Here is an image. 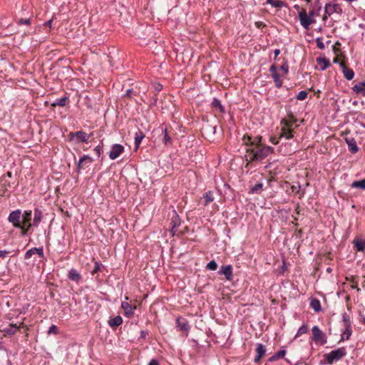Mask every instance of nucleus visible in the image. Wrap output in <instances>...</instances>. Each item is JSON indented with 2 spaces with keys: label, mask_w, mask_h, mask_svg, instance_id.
Listing matches in <instances>:
<instances>
[{
  "label": "nucleus",
  "mask_w": 365,
  "mask_h": 365,
  "mask_svg": "<svg viewBox=\"0 0 365 365\" xmlns=\"http://www.w3.org/2000/svg\"><path fill=\"white\" fill-rule=\"evenodd\" d=\"M250 161H261L274 151L269 145H263L257 148H246Z\"/></svg>",
  "instance_id": "1"
},
{
  "label": "nucleus",
  "mask_w": 365,
  "mask_h": 365,
  "mask_svg": "<svg viewBox=\"0 0 365 365\" xmlns=\"http://www.w3.org/2000/svg\"><path fill=\"white\" fill-rule=\"evenodd\" d=\"M22 212L18 209L12 211L8 217V221L11 223L14 227L21 230L22 235H25V231L23 229L24 226L21 223Z\"/></svg>",
  "instance_id": "2"
},
{
  "label": "nucleus",
  "mask_w": 365,
  "mask_h": 365,
  "mask_svg": "<svg viewBox=\"0 0 365 365\" xmlns=\"http://www.w3.org/2000/svg\"><path fill=\"white\" fill-rule=\"evenodd\" d=\"M346 355V349L345 347H341L337 349L333 350L324 355L325 359L329 364H332L334 362L341 359Z\"/></svg>",
  "instance_id": "3"
},
{
  "label": "nucleus",
  "mask_w": 365,
  "mask_h": 365,
  "mask_svg": "<svg viewBox=\"0 0 365 365\" xmlns=\"http://www.w3.org/2000/svg\"><path fill=\"white\" fill-rule=\"evenodd\" d=\"M312 340L318 345H324L327 342L326 334L319 329L318 326H314L312 329Z\"/></svg>",
  "instance_id": "4"
},
{
  "label": "nucleus",
  "mask_w": 365,
  "mask_h": 365,
  "mask_svg": "<svg viewBox=\"0 0 365 365\" xmlns=\"http://www.w3.org/2000/svg\"><path fill=\"white\" fill-rule=\"evenodd\" d=\"M324 13L325 16L323 17V20L325 21L327 19V16H330L334 14H341L342 9L341 6L335 2L331 1L327 3L324 6Z\"/></svg>",
  "instance_id": "5"
},
{
  "label": "nucleus",
  "mask_w": 365,
  "mask_h": 365,
  "mask_svg": "<svg viewBox=\"0 0 365 365\" xmlns=\"http://www.w3.org/2000/svg\"><path fill=\"white\" fill-rule=\"evenodd\" d=\"M299 19L300 24L305 29H309L312 24L315 23L314 18H311L308 16L305 9H302L299 12Z\"/></svg>",
  "instance_id": "6"
},
{
  "label": "nucleus",
  "mask_w": 365,
  "mask_h": 365,
  "mask_svg": "<svg viewBox=\"0 0 365 365\" xmlns=\"http://www.w3.org/2000/svg\"><path fill=\"white\" fill-rule=\"evenodd\" d=\"M90 137V135L87 134L86 132L83 130L71 132L68 135L69 139L71 140L75 141L76 143H87L89 140Z\"/></svg>",
  "instance_id": "7"
},
{
  "label": "nucleus",
  "mask_w": 365,
  "mask_h": 365,
  "mask_svg": "<svg viewBox=\"0 0 365 365\" xmlns=\"http://www.w3.org/2000/svg\"><path fill=\"white\" fill-rule=\"evenodd\" d=\"M262 137L260 135L251 138L250 136H245L243 138V143L247 146V148H257L261 147Z\"/></svg>",
  "instance_id": "8"
},
{
  "label": "nucleus",
  "mask_w": 365,
  "mask_h": 365,
  "mask_svg": "<svg viewBox=\"0 0 365 365\" xmlns=\"http://www.w3.org/2000/svg\"><path fill=\"white\" fill-rule=\"evenodd\" d=\"M31 217H32V212L31 210H25L22 213L21 223L24 226V227L23 229L25 231V235L27 233V232L29 230V229L32 226V224L31 223Z\"/></svg>",
  "instance_id": "9"
},
{
  "label": "nucleus",
  "mask_w": 365,
  "mask_h": 365,
  "mask_svg": "<svg viewBox=\"0 0 365 365\" xmlns=\"http://www.w3.org/2000/svg\"><path fill=\"white\" fill-rule=\"evenodd\" d=\"M93 162V158L88 155H83L77 163V170L80 172L81 170H84L88 168Z\"/></svg>",
  "instance_id": "10"
},
{
  "label": "nucleus",
  "mask_w": 365,
  "mask_h": 365,
  "mask_svg": "<svg viewBox=\"0 0 365 365\" xmlns=\"http://www.w3.org/2000/svg\"><path fill=\"white\" fill-rule=\"evenodd\" d=\"M282 125L279 138H285L287 140L292 139L294 137V129L287 126V124H280Z\"/></svg>",
  "instance_id": "11"
},
{
  "label": "nucleus",
  "mask_w": 365,
  "mask_h": 365,
  "mask_svg": "<svg viewBox=\"0 0 365 365\" xmlns=\"http://www.w3.org/2000/svg\"><path fill=\"white\" fill-rule=\"evenodd\" d=\"M218 273L224 275L227 281H231L233 278V268L231 264L222 266Z\"/></svg>",
  "instance_id": "12"
},
{
  "label": "nucleus",
  "mask_w": 365,
  "mask_h": 365,
  "mask_svg": "<svg viewBox=\"0 0 365 365\" xmlns=\"http://www.w3.org/2000/svg\"><path fill=\"white\" fill-rule=\"evenodd\" d=\"M124 151V147L120 144H114L109 153V158L111 160H115L120 156Z\"/></svg>",
  "instance_id": "13"
},
{
  "label": "nucleus",
  "mask_w": 365,
  "mask_h": 365,
  "mask_svg": "<svg viewBox=\"0 0 365 365\" xmlns=\"http://www.w3.org/2000/svg\"><path fill=\"white\" fill-rule=\"evenodd\" d=\"M121 308L123 309L125 315L128 317H130L134 314L136 307L133 306L128 302L125 301L122 302Z\"/></svg>",
  "instance_id": "14"
},
{
  "label": "nucleus",
  "mask_w": 365,
  "mask_h": 365,
  "mask_svg": "<svg viewBox=\"0 0 365 365\" xmlns=\"http://www.w3.org/2000/svg\"><path fill=\"white\" fill-rule=\"evenodd\" d=\"M38 255L40 257L43 258L44 257L43 249V247H34L29 250L24 255V258L26 259L31 258L34 255Z\"/></svg>",
  "instance_id": "15"
},
{
  "label": "nucleus",
  "mask_w": 365,
  "mask_h": 365,
  "mask_svg": "<svg viewBox=\"0 0 365 365\" xmlns=\"http://www.w3.org/2000/svg\"><path fill=\"white\" fill-rule=\"evenodd\" d=\"M180 224H181V221H180V219L178 215L177 214L175 210H173V215L171 217V222H170V225H171L170 231L173 232V235L175 232V230L177 227H178L180 225Z\"/></svg>",
  "instance_id": "16"
},
{
  "label": "nucleus",
  "mask_w": 365,
  "mask_h": 365,
  "mask_svg": "<svg viewBox=\"0 0 365 365\" xmlns=\"http://www.w3.org/2000/svg\"><path fill=\"white\" fill-rule=\"evenodd\" d=\"M176 324L179 329L182 331L188 332L190 330V327L189 326L188 322L185 318L178 317L176 319Z\"/></svg>",
  "instance_id": "17"
},
{
  "label": "nucleus",
  "mask_w": 365,
  "mask_h": 365,
  "mask_svg": "<svg viewBox=\"0 0 365 365\" xmlns=\"http://www.w3.org/2000/svg\"><path fill=\"white\" fill-rule=\"evenodd\" d=\"M266 348L262 344H257L256 347V356L254 359L255 363L259 361V360L262 358V356L265 354Z\"/></svg>",
  "instance_id": "18"
},
{
  "label": "nucleus",
  "mask_w": 365,
  "mask_h": 365,
  "mask_svg": "<svg viewBox=\"0 0 365 365\" xmlns=\"http://www.w3.org/2000/svg\"><path fill=\"white\" fill-rule=\"evenodd\" d=\"M345 141L349 147V150L352 153H356L359 150V147L356 145V142L354 138H346Z\"/></svg>",
  "instance_id": "19"
},
{
  "label": "nucleus",
  "mask_w": 365,
  "mask_h": 365,
  "mask_svg": "<svg viewBox=\"0 0 365 365\" xmlns=\"http://www.w3.org/2000/svg\"><path fill=\"white\" fill-rule=\"evenodd\" d=\"M297 122V118L293 114H289L287 118H283L280 124H287V126L293 128L294 125Z\"/></svg>",
  "instance_id": "20"
},
{
  "label": "nucleus",
  "mask_w": 365,
  "mask_h": 365,
  "mask_svg": "<svg viewBox=\"0 0 365 365\" xmlns=\"http://www.w3.org/2000/svg\"><path fill=\"white\" fill-rule=\"evenodd\" d=\"M340 66L343 68V73L344 77L349 81L352 80L354 77V72L353 70L346 68L343 63H341Z\"/></svg>",
  "instance_id": "21"
},
{
  "label": "nucleus",
  "mask_w": 365,
  "mask_h": 365,
  "mask_svg": "<svg viewBox=\"0 0 365 365\" xmlns=\"http://www.w3.org/2000/svg\"><path fill=\"white\" fill-rule=\"evenodd\" d=\"M68 277L69 279L76 282H78L81 279L80 273L75 269L68 271Z\"/></svg>",
  "instance_id": "22"
},
{
  "label": "nucleus",
  "mask_w": 365,
  "mask_h": 365,
  "mask_svg": "<svg viewBox=\"0 0 365 365\" xmlns=\"http://www.w3.org/2000/svg\"><path fill=\"white\" fill-rule=\"evenodd\" d=\"M317 62L322 71L326 70L330 66L329 61L326 58L319 57L317 58Z\"/></svg>",
  "instance_id": "23"
},
{
  "label": "nucleus",
  "mask_w": 365,
  "mask_h": 365,
  "mask_svg": "<svg viewBox=\"0 0 365 365\" xmlns=\"http://www.w3.org/2000/svg\"><path fill=\"white\" fill-rule=\"evenodd\" d=\"M352 334L351 327H344V330L341 335V341L348 340L349 339L351 335Z\"/></svg>",
  "instance_id": "24"
},
{
  "label": "nucleus",
  "mask_w": 365,
  "mask_h": 365,
  "mask_svg": "<svg viewBox=\"0 0 365 365\" xmlns=\"http://www.w3.org/2000/svg\"><path fill=\"white\" fill-rule=\"evenodd\" d=\"M123 323V319L120 316H116L113 318H110L108 320V324L111 327H116L120 326Z\"/></svg>",
  "instance_id": "25"
},
{
  "label": "nucleus",
  "mask_w": 365,
  "mask_h": 365,
  "mask_svg": "<svg viewBox=\"0 0 365 365\" xmlns=\"http://www.w3.org/2000/svg\"><path fill=\"white\" fill-rule=\"evenodd\" d=\"M18 329L19 327H17L16 324H10L8 327L3 329V331L5 334L13 335L16 332Z\"/></svg>",
  "instance_id": "26"
},
{
  "label": "nucleus",
  "mask_w": 365,
  "mask_h": 365,
  "mask_svg": "<svg viewBox=\"0 0 365 365\" xmlns=\"http://www.w3.org/2000/svg\"><path fill=\"white\" fill-rule=\"evenodd\" d=\"M353 243L357 251L364 252L365 250V241L360 239H355Z\"/></svg>",
  "instance_id": "27"
},
{
  "label": "nucleus",
  "mask_w": 365,
  "mask_h": 365,
  "mask_svg": "<svg viewBox=\"0 0 365 365\" xmlns=\"http://www.w3.org/2000/svg\"><path fill=\"white\" fill-rule=\"evenodd\" d=\"M310 307L315 312H319L322 309L320 301L316 298L311 299Z\"/></svg>",
  "instance_id": "28"
},
{
  "label": "nucleus",
  "mask_w": 365,
  "mask_h": 365,
  "mask_svg": "<svg viewBox=\"0 0 365 365\" xmlns=\"http://www.w3.org/2000/svg\"><path fill=\"white\" fill-rule=\"evenodd\" d=\"M212 106L213 108H215V110H218L220 113H224L225 112L224 107L221 104L220 101L217 98H215L212 100Z\"/></svg>",
  "instance_id": "29"
},
{
  "label": "nucleus",
  "mask_w": 365,
  "mask_h": 365,
  "mask_svg": "<svg viewBox=\"0 0 365 365\" xmlns=\"http://www.w3.org/2000/svg\"><path fill=\"white\" fill-rule=\"evenodd\" d=\"M144 137H145V135L143 133V132L138 130V132L135 133V145L136 148H138L139 147V145H140Z\"/></svg>",
  "instance_id": "30"
},
{
  "label": "nucleus",
  "mask_w": 365,
  "mask_h": 365,
  "mask_svg": "<svg viewBox=\"0 0 365 365\" xmlns=\"http://www.w3.org/2000/svg\"><path fill=\"white\" fill-rule=\"evenodd\" d=\"M42 214L41 212L38 210H35L34 216V222L32 225L38 226L39 222L41 221Z\"/></svg>",
  "instance_id": "31"
},
{
  "label": "nucleus",
  "mask_w": 365,
  "mask_h": 365,
  "mask_svg": "<svg viewBox=\"0 0 365 365\" xmlns=\"http://www.w3.org/2000/svg\"><path fill=\"white\" fill-rule=\"evenodd\" d=\"M68 101V97L65 96L60 99L56 100L55 102H53L51 106L53 107L56 106H65L66 105V103Z\"/></svg>",
  "instance_id": "32"
},
{
  "label": "nucleus",
  "mask_w": 365,
  "mask_h": 365,
  "mask_svg": "<svg viewBox=\"0 0 365 365\" xmlns=\"http://www.w3.org/2000/svg\"><path fill=\"white\" fill-rule=\"evenodd\" d=\"M351 187L360 188L361 190H365V179H363L359 181H354L351 184Z\"/></svg>",
  "instance_id": "33"
},
{
  "label": "nucleus",
  "mask_w": 365,
  "mask_h": 365,
  "mask_svg": "<svg viewBox=\"0 0 365 365\" xmlns=\"http://www.w3.org/2000/svg\"><path fill=\"white\" fill-rule=\"evenodd\" d=\"M267 2L275 8H282L285 6L284 2L280 0H267Z\"/></svg>",
  "instance_id": "34"
},
{
  "label": "nucleus",
  "mask_w": 365,
  "mask_h": 365,
  "mask_svg": "<svg viewBox=\"0 0 365 365\" xmlns=\"http://www.w3.org/2000/svg\"><path fill=\"white\" fill-rule=\"evenodd\" d=\"M272 77L274 81L275 86L280 88L282 86V81L280 78V75L278 73H274L272 75Z\"/></svg>",
  "instance_id": "35"
},
{
  "label": "nucleus",
  "mask_w": 365,
  "mask_h": 365,
  "mask_svg": "<svg viewBox=\"0 0 365 365\" xmlns=\"http://www.w3.org/2000/svg\"><path fill=\"white\" fill-rule=\"evenodd\" d=\"M353 89L357 93L363 92L365 93V82H361L359 83V84L355 85Z\"/></svg>",
  "instance_id": "36"
},
{
  "label": "nucleus",
  "mask_w": 365,
  "mask_h": 365,
  "mask_svg": "<svg viewBox=\"0 0 365 365\" xmlns=\"http://www.w3.org/2000/svg\"><path fill=\"white\" fill-rule=\"evenodd\" d=\"M286 354V351L285 350H281L278 352H277L276 354H274L272 356H271L269 359V361H275L279 358H282Z\"/></svg>",
  "instance_id": "37"
},
{
  "label": "nucleus",
  "mask_w": 365,
  "mask_h": 365,
  "mask_svg": "<svg viewBox=\"0 0 365 365\" xmlns=\"http://www.w3.org/2000/svg\"><path fill=\"white\" fill-rule=\"evenodd\" d=\"M263 188L262 182H257L255 185L251 187V192L252 193H259Z\"/></svg>",
  "instance_id": "38"
},
{
  "label": "nucleus",
  "mask_w": 365,
  "mask_h": 365,
  "mask_svg": "<svg viewBox=\"0 0 365 365\" xmlns=\"http://www.w3.org/2000/svg\"><path fill=\"white\" fill-rule=\"evenodd\" d=\"M162 134L163 135V142L167 145L171 143V138L168 135L166 128H162Z\"/></svg>",
  "instance_id": "39"
},
{
  "label": "nucleus",
  "mask_w": 365,
  "mask_h": 365,
  "mask_svg": "<svg viewBox=\"0 0 365 365\" xmlns=\"http://www.w3.org/2000/svg\"><path fill=\"white\" fill-rule=\"evenodd\" d=\"M342 321L344 323V327H346L348 325L349 327H351L350 317L347 313L344 312L342 314Z\"/></svg>",
  "instance_id": "40"
},
{
  "label": "nucleus",
  "mask_w": 365,
  "mask_h": 365,
  "mask_svg": "<svg viewBox=\"0 0 365 365\" xmlns=\"http://www.w3.org/2000/svg\"><path fill=\"white\" fill-rule=\"evenodd\" d=\"M307 331H308V327H307V324L302 325L299 328V329H298V331L297 332V334L295 336V338H297V337H298V336H301V335H302L304 334L307 333Z\"/></svg>",
  "instance_id": "41"
},
{
  "label": "nucleus",
  "mask_w": 365,
  "mask_h": 365,
  "mask_svg": "<svg viewBox=\"0 0 365 365\" xmlns=\"http://www.w3.org/2000/svg\"><path fill=\"white\" fill-rule=\"evenodd\" d=\"M206 268L209 270L215 271L217 268V264L215 260H211L207 264Z\"/></svg>",
  "instance_id": "42"
},
{
  "label": "nucleus",
  "mask_w": 365,
  "mask_h": 365,
  "mask_svg": "<svg viewBox=\"0 0 365 365\" xmlns=\"http://www.w3.org/2000/svg\"><path fill=\"white\" fill-rule=\"evenodd\" d=\"M103 267V264L98 262H96L94 264V268L91 272V274L93 275L95 273L101 271V269Z\"/></svg>",
  "instance_id": "43"
},
{
  "label": "nucleus",
  "mask_w": 365,
  "mask_h": 365,
  "mask_svg": "<svg viewBox=\"0 0 365 365\" xmlns=\"http://www.w3.org/2000/svg\"><path fill=\"white\" fill-rule=\"evenodd\" d=\"M204 199L205 200L206 204L213 201L212 193L211 192H207L204 195Z\"/></svg>",
  "instance_id": "44"
},
{
  "label": "nucleus",
  "mask_w": 365,
  "mask_h": 365,
  "mask_svg": "<svg viewBox=\"0 0 365 365\" xmlns=\"http://www.w3.org/2000/svg\"><path fill=\"white\" fill-rule=\"evenodd\" d=\"M307 97V93L305 91H301L297 96V99L303 101Z\"/></svg>",
  "instance_id": "45"
},
{
  "label": "nucleus",
  "mask_w": 365,
  "mask_h": 365,
  "mask_svg": "<svg viewBox=\"0 0 365 365\" xmlns=\"http://www.w3.org/2000/svg\"><path fill=\"white\" fill-rule=\"evenodd\" d=\"M58 333V327L56 325H51L48 331V334H57Z\"/></svg>",
  "instance_id": "46"
},
{
  "label": "nucleus",
  "mask_w": 365,
  "mask_h": 365,
  "mask_svg": "<svg viewBox=\"0 0 365 365\" xmlns=\"http://www.w3.org/2000/svg\"><path fill=\"white\" fill-rule=\"evenodd\" d=\"M317 46L320 49H324L325 48V45L323 42L322 38H317L316 39Z\"/></svg>",
  "instance_id": "47"
},
{
  "label": "nucleus",
  "mask_w": 365,
  "mask_h": 365,
  "mask_svg": "<svg viewBox=\"0 0 365 365\" xmlns=\"http://www.w3.org/2000/svg\"><path fill=\"white\" fill-rule=\"evenodd\" d=\"M18 24L19 25H21V24L29 25L30 24V19H21L19 20Z\"/></svg>",
  "instance_id": "48"
},
{
  "label": "nucleus",
  "mask_w": 365,
  "mask_h": 365,
  "mask_svg": "<svg viewBox=\"0 0 365 365\" xmlns=\"http://www.w3.org/2000/svg\"><path fill=\"white\" fill-rule=\"evenodd\" d=\"M280 70L284 73V74H287L289 71V66L287 63H284L281 66Z\"/></svg>",
  "instance_id": "49"
},
{
  "label": "nucleus",
  "mask_w": 365,
  "mask_h": 365,
  "mask_svg": "<svg viewBox=\"0 0 365 365\" xmlns=\"http://www.w3.org/2000/svg\"><path fill=\"white\" fill-rule=\"evenodd\" d=\"M359 119H360V122H359L360 125L365 128V114L360 115Z\"/></svg>",
  "instance_id": "50"
},
{
  "label": "nucleus",
  "mask_w": 365,
  "mask_h": 365,
  "mask_svg": "<svg viewBox=\"0 0 365 365\" xmlns=\"http://www.w3.org/2000/svg\"><path fill=\"white\" fill-rule=\"evenodd\" d=\"M279 136L278 138H276V137H272L270 138V142L274 144V145H277L279 143Z\"/></svg>",
  "instance_id": "51"
},
{
  "label": "nucleus",
  "mask_w": 365,
  "mask_h": 365,
  "mask_svg": "<svg viewBox=\"0 0 365 365\" xmlns=\"http://www.w3.org/2000/svg\"><path fill=\"white\" fill-rule=\"evenodd\" d=\"M134 93L133 89H128L125 92V96L132 98L133 93Z\"/></svg>",
  "instance_id": "52"
},
{
  "label": "nucleus",
  "mask_w": 365,
  "mask_h": 365,
  "mask_svg": "<svg viewBox=\"0 0 365 365\" xmlns=\"http://www.w3.org/2000/svg\"><path fill=\"white\" fill-rule=\"evenodd\" d=\"M94 151L96 152V155L99 157L101 154V147L100 145L96 146L94 148Z\"/></svg>",
  "instance_id": "53"
},
{
  "label": "nucleus",
  "mask_w": 365,
  "mask_h": 365,
  "mask_svg": "<svg viewBox=\"0 0 365 365\" xmlns=\"http://www.w3.org/2000/svg\"><path fill=\"white\" fill-rule=\"evenodd\" d=\"M148 365H160V363L157 359H153L150 361Z\"/></svg>",
  "instance_id": "54"
},
{
  "label": "nucleus",
  "mask_w": 365,
  "mask_h": 365,
  "mask_svg": "<svg viewBox=\"0 0 365 365\" xmlns=\"http://www.w3.org/2000/svg\"><path fill=\"white\" fill-rule=\"evenodd\" d=\"M269 71L271 72L272 75H273V73H277V67L275 66V65H272L270 66Z\"/></svg>",
  "instance_id": "55"
},
{
  "label": "nucleus",
  "mask_w": 365,
  "mask_h": 365,
  "mask_svg": "<svg viewBox=\"0 0 365 365\" xmlns=\"http://www.w3.org/2000/svg\"><path fill=\"white\" fill-rule=\"evenodd\" d=\"M9 252L6 250H0V257L4 258Z\"/></svg>",
  "instance_id": "56"
},
{
  "label": "nucleus",
  "mask_w": 365,
  "mask_h": 365,
  "mask_svg": "<svg viewBox=\"0 0 365 365\" xmlns=\"http://www.w3.org/2000/svg\"><path fill=\"white\" fill-rule=\"evenodd\" d=\"M307 14L311 18H314L315 15H317V12L314 10L309 11V12L307 13Z\"/></svg>",
  "instance_id": "57"
},
{
  "label": "nucleus",
  "mask_w": 365,
  "mask_h": 365,
  "mask_svg": "<svg viewBox=\"0 0 365 365\" xmlns=\"http://www.w3.org/2000/svg\"><path fill=\"white\" fill-rule=\"evenodd\" d=\"M161 89H162V86L160 84H158V85L155 86V91L157 92L160 91Z\"/></svg>",
  "instance_id": "58"
},
{
  "label": "nucleus",
  "mask_w": 365,
  "mask_h": 365,
  "mask_svg": "<svg viewBox=\"0 0 365 365\" xmlns=\"http://www.w3.org/2000/svg\"><path fill=\"white\" fill-rule=\"evenodd\" d=\"M274 57L276 58L280 53V50L279 49H275L274 51Z\"/></svg>",
  "instance_id": "59"
},
{
  "label": "nucleus",
  "mask_w": 365,
  "mask_h": 365,
  "mask_svg": "<svg viewBox=\"0 0 365 365\" xmlns=\"http://www.w3.org/2000/svg\"><path fill=\"white\" fill-rule=\"evenodd\" d=\"M146 334H147V333H146V331H140V336H141V337H145V336H146Z\"/></svg>",
  "instance_id": "60"
},
{
  "label": "nucleus",
  "mask_w": 365,
  "mask_h": 365,
  "mask_svg": "<svg viewBox=\"0 0 365 365\" xmlns=\"http://www.w3.org/2000/svg\"><path fill=\"white\" fill-rule=\"evenodd\" d=\"M51 24H52V20H51H51H49V21H48L46 23V24L47 26H51Z\"/></svg>",
  "instance_id": "61"
},
{
  "label": "nucleus",
  "mask_w": 365,
  "mask_h": 365,
  "mask_svg": "<svg viewBox=\"0 0 365 365\" xmlns=\"http://www.w3.org/2000/svg\"><path fill=\"white\" fill-rule=\"evenodd\" d=\"M360 322L361 323H363L364 324H365V317H361Z\"/></svg>",
  "instance_id": "62"
},
{
  "label": "nucleus",
  "mask_w": 365,
  "mask_h": 365,
  "mask_svg": "<svg viewBox=\"0 0 365 365\" xmlns=\"http://www.w3.org/2000/svg\"><path fill=\"white\" fill-rule=\"evenodd\" d=\"M294 8L297 9H299V6L298 5H295L294 6Z\"/></svg>",
  "instance_id": "63"
}]
</instances>
